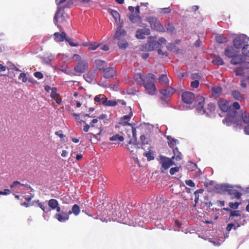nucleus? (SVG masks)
<instances>
[{"mask_svg":"<svg viewBox=\"0 0 249 249\" xmlns=\"http://www.w3.org/2000/svg\"><path fill=\"white\" fill-rule=\"evenodd\" d=\"M240 106L238 103L234 102L232 106H230L226 118L223 120V123L226 125L229 126L233 124L236 129L241 128V121L240 115H238L236 110L239 109Z\"/></svg>","mask_w":249,"mask_h":249,"instance_id":"f257e3e1","label":"nucleus"},{"mask_svg":"<svg viewBox=\"0 0 249 249\" xmlns=\"http://www.w3.org/2000/svg\"><path fill=\"white\" fill-rule=\"evenodd\" d=\"M66 1V0H55L56 4L59 5V6L57 8V10L54 17L53 20L55 25L60 29H61V27L58 24V22L59 20L61 23H63L66 20L67 18V15L65 13H61V11L65 8L69 7L73 3L71 0H68L67 1L66 4L64 6H61L60 5Z\"/></svg>","mask_w":249,"mask_h":249,"instance_id":"f03ea898","label":"nucleus"},{"mask_svg":"<svg viewBox=\"0 0 249 249\" xmlns=\"http://www.w3.org/2000/svg\"><path fill=\"white\" fill-rule=\"evenodd\" d=\"M198 100L199 102L196 106L197 110L201 114H205L208 116L211 115L215 110L214 105L213 103H209L208 104L207 108L204 109V98L202 96H200Z\"/></svg>","mask_w":249,"mask_h":249,"instance_id":"7ed1b4c3","label":"nucleus"},{"mask_svg":"<svg viewBox=\"0 0 249 249\" xmlns=\"http://www.w3.org/2000/svg\"><path fill=\"white\" fill-rule=\"evenodd\" d=\"M155 79L154 75L148 73L145 78V80L142 83L146 93L150 95L154 94L156 88L154 82Z\"/></svg>","mask_w":249,"mask_h":249,"instance_id":"20e7f679","label":"nucleus"},{"mask_svg":"<svg viewBox=\"0 0 249 249\" xmlns=\"http://www.w3.org/2000/svg\"><path fill=\"white\" fill-rule=\"evenodd\" d=\"M146 20L150 23L152 29L160 32H165V30L163 26L156 18L150 17L146 18Z\"/></svg>","mask_w":249,"mask_h":249,"instance_id":"39448f33","label":"nucleus"},{"mask_svg":"<svg viewBox=\"0 0 249 249\" xmlns=\"http://www.w3.org/2000/svg\"><path fill=\"white\" fill-rule=\"evenodd\" d=\"M249 41V37L244 34H242L236 37L233 41L234 47L236 49H240Z\"/></svg>","mask_w":249,"mask_h":249,"instance_id":"423d86ee","label":"nucleus"},{"mask_svg":"<svg viewBox=\"0 0 249 249\" xmlns=\"http://www.w3.org/2000/svg\"><path fill=\"white\" fill-rule=\"evenodd\" d=\"M160 163L164 170H167L172 165L176 164L172 159L161 156L160 157Z\"/></svg>","mask_w":249,"mask_h":249,"instance_id":"0eeeda50","label":"nucleus"},{"mask_svg":"<svg viewBox=\"0 0 249 249\" xmlns=\"http://www.w3.org/2000/svg\"><path fill=\"white\" fill-rule=\"evenodd\" d=\"M222 187L228 192L229 195L231 196V199H233L234 198L239 199L242 196L241 193H239L236 190L232 189L231 187L228 185H223Z\"/></svg>","mask_w":249,"mask_h":249,"instance_id":"6e6552de","label":"nucleus"},{"mask_svg":"<svg viewBox=\"0 0 249 249\" xmlns=\"http://www.w3.org/2000/svg\"><path fill=\"white\" fill-rule=\"evenodd\" d=\"M88 62L85 60H82L77 63L74 67V70L78 73H84L88 69Z\"/></svg>","mask_w":249,"mask_h":249,"instance_id":"1a4fd4ad","label":"nucleus"},{"mask_svg":"<svg viewBox=\"0 0 249 249\" xmlns=\"http://www.w3.org/2000/svg\"><path fill=\"white\" fill-rule=\"evenodd\" d=\"M142 47L144 48V49L147 51H152L159 47V42L153 38H151L148 43L143 46Z\"/></svg>","mask_w":249,"mask_h":249,"instance_id":"9d476101","label":"nucleus"},{"mask_svg":"<svg viewBox=\"0 0 249 249\" xmlns=\"http://www.w3.org/2000/svg\"><path fill=\"white\" fill-rule=\"evenodd\" d=\"M195 98V94L191 92L186 91L183 92L182 94V101L186 104H192Z\"/></svg>","mask_w":249,"mask_h":249,"instance_id":"9b49d317","label":"nucleus"},{"mask_svg":"<svg viewBox=\"0 0 249 249\" xmlns=\"http://www.w3.org/2000/svg\"><path fill=\"white\" fill-rule=\"evenodd\" d=\"M24 186L29 187L28 184H24L20 183L19 181H15L10 185V188L13 189V191L17 193H20Z\"/></svg>","mask_w":249,"mask_h":249,"instance_id":"f8f14e48","label":"nucleus"},{"mask_svg":"<svg viewBox=\"0 0 249 249\" xmlns=\"http://www.w3.org/2000/svg\"><path fill=\"white\" fill-rule=\"evenodd\" d=\"M103 76L105 78H111L116 74V71L113 67H107L104 69Z\"/></svg>","mask_w":249,"mask_h":249,"instance_id":"ddd939ff","label":"nucleus"},{"mask_svg":"<svg viewBox=\"0 0 249 249\" xmlns=\"http://www.w3.org/2000/svg\"><path fill=\"white\" fill-rule=\"evenodd\" d=\"M150 33V31L149 29H139L137 31L136 36L138 39H144L145 36L149 35Z\"/></svg>","mask_w":249,"mask_h":249,"instance_id":"4468645a","label":"nucleus"},{"mask_svg":"<svg viewBox=\"0 0 249 249\" xmlns=\"http://www.w3.org/2000/svg\"><path fill=\"white\" fill-rule=\"evenodd\" d=\"M69 212H62L59 213H57L54 215V217L59 222H64L69 218Z\"/></svg>","mask_w":249,"mask_h":249,"instance_id":"2eb2a0df","label":"nucleus"},{"mask_svg":"<svg viewBox=\"0 0 249 249\" xmlns=\"http://www.w3.org/2000/svg\"><path fill=\"white\" fill-rule=\"evenodd\" d=\"M123 23H121L117 28L115 35L114 38L117 39H121L122 37H124L125 35L126 32L122 29Z\"/></svg>","mask_w":249,"mask_h":249,"instance_id":"dca6fc26","label":"nucleus"},{"mask_svg":"<svg viewBox=\"0 0 249 249\" xmlns=\"http://www.w3.org/2000/svg\"><path fill=\"white\" fill-rule=\"evenodd\" d=\"M237 52L232 46H228L225 50V54L226 56L231 58L237 53Z\"/></svg>","mask_w":249,"mask_h":249,"instance_id":"f3484780","label":"nucleus"},{"mask_svg":"<svg viewBox=\"0 0 249 249\" xmlns=\"http://www.w3.org/2000/svg\"><path fill=\"white\" fill-rule=\"evenodd\" d=\"M54 39L56 42H62L64 40H66V34L64 32H61V33H59L58 32H56L53 34Z\"/></svg>","mask_w":249,"mask_h":249,"instance_id":"a211bd4d","label":"nucleus"},{"mask_svg":"<svg viewBox=\"0 0 249 249\" xmlns=\"http://www.w3.org/2000/svg\"><path fill=\"white\" fill-rule=\"evenodd\" d=\"M56 91L57 89L56 88H52L51 96L58 105H60L61 103V99L59 98V94L57 93Z\"/></svg>","mask_w":249,"mask_h":249,"instance_id":"6ab92c4d","label":"nucleus"},{"mask_svg":"<svg viewBox=\"0 0 249 249\" xmlns=\"http://www.w3.org/2000/svg\"><path fill=\"white\" fill-rule=\"evenodd\" d=\"M218 106L220 109L223 112H226L229 110V107L228 102L224 99H220L218 102Z\"/></svg>","mask_w":249,"mask_h":249,"instance_id":"aec40b11","label":"nucleus"},{"mask_svg":"<svg viewBox=\"0 0 249 249\" xmlns=\"http://www.w3.org/2000/svg\"><path fill=\"white\" fill-rule=\"evenodd\" d=\"M108 13L110 14V15H112V16L113 17V18L115 19V22L119 24H121V20H120V16L119 13L115 10H114L111 9H109L108 10Z\"/></svg>","mask_w":249,"mask_h":249,"instance_id":"412c9836","label":"nucleus"},{"mask_svg":"<svg viewBox=\"0 0 249 249\" xmlns=\"http://www.w3.org/2000/svg\"><path fill=\"white\" fill-rule=\"evenodd\" d=\"M97 75V71L95 70L89 71L86 75H85V78L87 81L91 82L94 79H95V78L96 77Z\"/></svg>","mask_w":249,"mask_h":249,"instance_id":"4be33fe9","label":"nucleus"},{"mask_svg":"<svg viewBox=\"0 0 249 249\" xmlns=\"http://www.w3.org/2000/svg\"><path fill=\"white\" fill-rule=\"evenodd\" d=\"M175 92V89L171 87L166 89H162L160 91L161 94L165 97H169L172 95Z\"/></svg>","mask_w":249,"mask_h":249,"instance_id":"5701e85b","label":"nucleus"},{"mask_svg":"<svg viewBox=\"0 0 249 249\" xmlns=\"http://www.w3.org/2000/svg\"><path fill=\"white\" fill-rule=\"evenodd\" d=\"M94 63L98 69L102 70L103 71L107 66L105 61L99 59L95 60Z\"/></svg>","mask_w":249,"mask_h":249,"instance_id":"b1692460","label":"nucleus"},{"mask_svg":"<svg viewBox=\"0 0 249 249\" xmlns=\"http://www.w3.org/2000/svg\"><path fill=\"white\" fill-rule=\"evenodd\" d=\"M84 46L89 47V50L94 51L97 49L99 47L100 44L96 42H86L83 44Z\"/></svg>","mask_w":249,"mask_h":249,"instance_id":"393cba45","label":"nucleus"},{"mask_svg":"<svg viewBox=\"0 0 249 249\" xmlns=\"http://www.w3.org/2000/svg\"><path fill=\"white\" fill-rule=\"evenodd\" d=\"M159 81L163 86H167L169 84V79L166 74H162L159 76Z\"/></svg>","mask_w":249,"mask_h":249,"instance_id":"a878e982","label":"nucleus"},{"mask_svg":"<svg viewBox=\"0 0 249 249\" xmlns=\"http://www.w3.org/2000/svg\"><path fill=\"white\" fill-rule=\"evenodd\" d=\"M130 20L133 23H137L141 20V18L138 14L132 13L129 17Z\"/></svg>","mask_w":249,"mask_h":249,"instance_id":"bb28decb","label":"nucleus"},{"mask_svg":"<svg viewBox=\"0 0 249 249\" xmlns=\"http://www.w3.org/2000/svg\"><path fill=\"white\" fill-rule=\"evenodd\" d=\"M231 60V63L233 65H236L243 62V57L241 55H234Z\"/></svg>","mask_w":249,"mask_h":249,"instance_id":"cd10ccee","label":"nucleus"},{"mask_svg":"<svg viewBox=\"0 0 249 249\" xmlns=\"http://www.w3.org/2000/svg\"><path fill=\"white\" fill-rule=\"evenodd\" d=\"M215 40L219 43H224L228 41V39L223 35H218L215 36Z\"/></svg>","mask_w":249,"mask_h":249,"instance_id":"c85d7f7f","label":"nucleus"},{"mask_svg":"<svg viewBox=\"0 0 249 249\" xmlns=\"http://www.w3.org/2000/svg\"><path fill=\"white\" fill-rule=\"evenodd\" d=\"M239 120L241 121V129L243 128L242 122H244V124H248L249 123V113H243L242 114V116H240V119H238Z\"/></svg>","mask_w":249,"mask_h":249,"instance_id":"c756f323","label":"nucleus"},{"mask_svg":"<svg viewBox=\"0 0 249 249\" xmlns=\"http://www.w3.org/2000/svg\"><path fill=\"white\" fill-rule=\"evenodd\" d=\"M129 108L130 109V112H129V113L128 115H124L122 117V121L123 124H127L128 125H130V124L129 123H127V121L128 120H129L131 118V117L132 116L133 113H132V112L131 111V107H129Z\"/></svg>","mask_w":249,"mask_h":249,"instance_id":"7c9ffc66","label":"nucleus"},{"mask_svg":"<svg viewBox=\"0 0 249 249\" xmlns=\"http://www.w3.org/2000/svg\"><path fill=\"white\" fill-rule=\"evenodd\" d=\"M103 105L105 106L114 107L117 105V103L116 101L113 100H108L106 97H105Z\"/></svg>","mask_w":249,"mask_h":249,"instance_id":"2f4dec72","label":"nucleus"},{"mask_svg":"<svg viewBox=\"0 0 249 249\" xmlns=\"http://www.w3.org/2000/svg\"><path fill=\"white\" fill-rule=\"evenodd\" d=\"M80 211V209L79 206L77 204H74L71 209V211H69V214L71 213H73L75 215H77L79 214Z\"/></svg>","mask_w":249,"mask_h":249,"instance_id":"473e14b6","label":"nucleus"},{"mask_svg":"<svg viewBox=\"0 0 249 249\" xmlns=\"http://www.w3.org/2000/svg\"><path fill=\"white\" fill-rule=\"evenodd\" d=\"M213 95L214 97H218L221 92L222 89L220 87H214L212 89Z\"/></svg>","mask_w":249,"mask_h":249,"instance_id":"72a5a7b5","label":"nucleus"},{"mask_svg":"<svg viewBox=\"0 0 249 249\" xmlns=\"http://www.w3.org/2000/svg\"><path fill=\"white\" fill-rule=\"evenodd\" d=\"M148 149L149 151L148 152H144L143 156L147 158L148 160L150 161L154 160V157L153 152L151 150V147H149Z\"/></svg>","mask_w":249,"mask_h":249,"instance_id":"f704fd0d","label":"nucleus"},{"mask_svg":"<svg viewBox=\"0 0 249 249\" xmlns=\"http://www.w3.org/2000/svg\"><path fill=\"white\" fill-rule=\"evenodd\" d=\"M213 63L216 65H222L224 61L219 56H216L213 60Z\"/></svg>","mask_w":249,"mask_h":249,"instance_id":"c9c22d12","label":"nucleus"},{"mask_svg":"<svg viewBox=\"0 0 249 249\" xmlns=\"http://www.w3.org/2000/svg\"><path fill=\"white\" fill-rule=\"evenodd\" d=\"M48 205L50 207L54 210L58 205V202L56 199H51L49 201Z\"/></svg>","mask_w":249,"mask_h":249,"instance_id":"e433bc0d","label":"nucleus"},{"mask_svg":"<svg viewBox=\"0 0 249 249\" xmlns=\"http://www.w3.org/2000/svg\"><path fill=\"white\" fill-rule=\"evenodd\" d=\"M231 211V214L229 216V220H233V217H240V213L239 211Z\"/></svg>","mask_w":249,"mask_h":249,"instance_id":"4c0bfd02","label":"nucleus"},{"mask_svg":"<svg viewBox=\"0 0 249 249\" xmlns=\"http://www.w3.org/2000/svg\"><path fill=\"white\" fill-rule=\"evenodd\" d=\"M134 79L138 84H141L143 82V81L145 80V78H144L142 75L141 74H136L135 75Z\"/></svg>","mask_w":249,"mask_h":249,"instance_id":"58836bf2","label":"nucleus"},{"mask_svg":"<svg viewBox=\"0 0 249 249\" xmlns=\"http://www.w3.org/2000/svg\"><path fill=\"white\" fill-rule=\"evenodd\" d=\"M232 97L237 100H240L242 99L243 97L240 92L237 90H233L232 92Z\"/></svg>","mask_w":249,"mask_h":249,"instance_id":"ea45409f","label":"nucleus"},{"mask_svg":"<svg viewBox=\"0 0 249 249\" xmlns=\"http://www.w3.org/2000/svg\"><path fill=\"white\" fill-rule=\"evenodd\" d=\"M124 140V137L122 136H120L118 134L113 135L109 138V140L111 141H119L120 142H123Z\"/></svg>","mask_w":249,"mask_h":249,"instance_id":"a19ab883","label":"nucleus"},{"mask_svg":"<svg viewBox=\"0 0 249 249\" xmlns=\"http://www.w3.org/2000/svg\"><path fill=\"white\" fill-rule=\"evenodd\" d=\"M167 139L168 140V142L169 146L173 148L176 145L178 141L170 136H167Z\"/></svg>","mask_w":249,"mask_h":249,"instance_id":"79ce46f5","label":"nucleus"},{"mask_svg":"<svg viewBox=\"0 0 249 249\" xmlns=\"http://www.w3.org/2000/svg\"><path fill=\"white\" fill-rule=\"evenodd\" d=\"M119 41L118 42V46L120 48L125 49L127 46L128 44L125 40L119 39Z\"/></svg>","mask_w":249,"mask_h":249,"instance_id":"37998d69","label":"nucleus"},{"mask_svg":"<svg viewBox=\"0 0 249 249\" xmlns=\"http://www.w3.org/2000/svg\"><path fill=\"white\" fill-rule=\"evenodd\" d=\"M140 140H141V143H142V146L144 145V144H148V142H149V141H148V139L147 137H146L145 135H141V137H140ZM142 149H144L143 146H142Z\"/></svg>","mask_w":249,"mask_h":249,"instance_id":"c03bdc74","label":"nucleus"},{"mask_svg":"<svg viewBox=\"0 0 249 249\" xmlns=\"http://www.w3.org/2000/svg\"><path fill=\"white\" fill-rule=\"evenodd\" d=\"M157 10L160 14H161L169 13L171 11L170 7L159 8Z\"/></svg>","mask_w":249,"mask_h":249,"instance_id":"a18cd8bd","label":"nucleus"},{"mask_svg":"<svg viewBox=\"0 0 249 249\" xmlns=\"http://www.w3.org/2000/svg\"><path fill=\"white\" fill-rule=\"evenodd\" d=\"M242 53L245 56L249 57V45L247 44L244 46Z\"/></svg>","mask_w":249,"mask_h":249,"instance_id":"49530a36","label":"nucleus"},{"mask_svg":"<svg viewBox=\"0 0 249 249\" xmlns=\"http://www.w3.org/2000/svg\"><path fill=\"white\" fill-rule=\"evenodd\" d=\"M105 96L103 94H100L97 96H96L94 98V101L95 102L99 103L101 102L102 103H103V100L105 98Z\"/></svg>","mask_w":249,"mask_h":249,"instance_id":"de8ad7c7","label":"nucleus"},{"mask_svg":"<svg viewBox=\"0 0 249 249\" xmlns=\"http://www.w3.org/2000/svg\"><path fill=\"white\" fill-rule=\"evenodd\" d=\"M127 149L130 151L131 153L134 152V154L137 152V150L138 149L137 145L135 144H134L133 145L129 147L128 145L126 147Z\"/></svg>","mask_w":249,"mask_h":249,"instance_id":"09e8293b","label":"nucleus"},{"mask_svg":"<svg viewBox=\"0 0 249 249\" xmlns=\"http://www.w3.org/2000/svg\"><path fill=\"white\" fill-rule=\"evenodd\" d=\"M18 79H21L23 83H25L28 81V78L27 77L25 73H21L19 74Z\"/></svg>","mask_w":249,"mask_h":249,"instance_id":"8fccbe9b","label":"nucleus"},{"mask_svg":"<svg viewBox=\"0 0 249 249\" xmlns=\"http://www.w3.org/2000/svg\"><path fill=\"white\" fill-rule=\"evenodd\" d=\"M241 204L240 203L238 202H230L229 204L230 208L234 209H236L238 208V206Z\"/></svg>","mask_w":249,"mask_h":249,"instance_id":"3c124183","label":"nucleus"},{"mask_svg":"<svg viewBox=\"0 0 249 249\" xmlns=\"http://www.w3.org/2000/svg\"><path fill=\"white\" fill-rule=\"evenodd\" d=\"M72 60L75 62H80L82 61L81 57L77 54H75L73 55L72 57Z\"/></svg>","mask_w":249,"mask_h":249,"instance_id":"603ef678","label":"nucleus"},{"mask_svg":"<svg viewBox=\"0 0 249 249\" xmlns=\"http://www.w3.org/2000/svg\"><path fill=\"white\" fill-rule=\"evenodd\" d=\"M179 168L180 166L171 168L170 170V174L172 175H174L176 173L179 171Z\"/></svg>","mask_w":249,"mask_h":249,"instance_id":"864d4df0","label":"nucleus"},{"mask_svg":"<svg viewBox=\"0 0 249 249\" xmlns=\"http://www.w3.org/2000/svg\"><path fill=\"white\" fill-rule=\"evenodd\" d=\"M235 72L236 75H242L244 73L243 70L241 67L236 68Z\"/></svg>","mask_w":249,"mask_h":249,"instance_id":"5fc2aeb1","label":"nucleus"},{"mask_svg":"<svg viewBox=\"0 0 249 249\" xmlns=\"http://www.w3.org/2000/svg\"><path fill=\"white\" fill-rule=\"evenodd\" d=\"M167 48L168 49V50H169L170 51L175 52L176 51V46L172 43L168 44L167 45Z\"/></svg>","mask_w":249,"mask_h":249,"instance_id":"6e6d98bb","label":"nucleus"},{"mask_svg":"<svg viewBox=\"0 0 249 249\" xmlns=\"http://www.w3.org/2000/svg\"><path fill=\"white\" fill-rule=\"evenodd\" d=\"M199 84V82L198 80H195L191 83V86L194 88H197Z\"/></svg>","mask_w":249,"mask_h":249,"instance_id":"4d7b16f0","label":"nucleus"},{"mask_svg":"<svg viewBox=\"0 0 249 249\" xmlns=\"http://www.w3.org/2000/svg\"><path fill=\"white\" fill-rule=\"evenodd\" d=\"M167 32L172 33L174 30V27L172 24L168 23L166 27Z\"/></svg>","mask_w":249,"mask_h":249,"instance_id":"13d9d810","label":"nucleus"},{"mask_svg":"<svg viewBox=\"0 0 249 249\" xmlns=\"http://www.w3.org/2000/svg\"><path fill=\"white\" fill-rule=\"evenodd\" d=\"M34 75L38 79H42L43 77V74L38 71L35 72Z\"/></svg>","mask_w":249,"mask_h":249,"instance_id":"bf43d9fd","label":"nucleus"},{"mask_svg":"<svg viewBox=\"0 0 249 249\" xmlns=\"http://www.w3.org/2000/svg\"><path fill=\"white\" fill-rule=\"evenodd\" d=\"M185 183L188 186H189L190 187H193L195 186V184L194 183V182L192 180H190V179L186 180L185 181Z\"/></svg>","mask_w":249,"mask_h":249,"instance_id":"052dcab7","label":"nucleus"},{"mask_svg":"<svg viewBox=\"0 0 249 249\" xmlns=\"http://www.w3.org/2000/svg\"><path fill=\"white\" fill-rule=\"evenodd\" d=\"M67 42H68L69 44L71 46H74V47H77L78 46V44L77 43H73L71 40L68 38H66V40H65Z\"/></svg>","mask_w":249,"mask_h":249,"instance_id":"680f3d73","label":"nucleus"},{"mask_svg":"<svg viewBox=\"0 0 249 249\" xmlns=\"http://www.w3.org/2000/svg\"><path fill=\"white\" fill-rule=\"evenodd\" d=\"M11 193V191L9 189H5L3 191H0V195H7Z\"/></svg>","mask_w":249,"mask_h":249,"instance_id":"e2e57ef3","label":"nucleus"},{"mask_svg":"<svg viewBox=\"0 0 249 249\" xmlns=\"http://www.w3.org/2000/svg\"><path fill=\"white\" fill-rule=\"evenodd\" d=\"M98 122V120L97 119H94L92 120V121L90 123V127H93L95 126V124H97Z\"/></svg>","mask_w":249,"mask_h":249,"instance_id":"0e129e2a","label":"nucleus"},{"mask_svg":"<svg viewBox=\"0 0 249 249\" xmlns=\"http://www.w3.org/2000/svg\"><path fill=\"white\" fill-rule=\"evenodd\" d=\"M180 154L179 153V155H178L176 156L172 157L171 158V159H172V160L173 161H174V160H176L177 161H179L181 159V157H180Z\"/></svg>","mask_w":249,"mask_h":249,"instance_id":"69168bd1","label":"nucleus"},{"mask_svg":"<svg viewBox=\"0 0 249 249\" xmlns=\"http://www.w3.org/2000/svg\"><path fill=\"white\" fill-rule=\"evenodd\" d=\"M233 226H234V224H233V223L228 224V225H227V228H226L227 231H231V229L232 228H233Z\"/></svg>","mask_w":249,"mask_h":249,"instance_id":"338daca9","label":"nucleus"},{"mask_svg":"<svg viewBox=\"0 0 249 249\" xmlns=\"http://www.w3.org/2000/svg\"><path fill=\"white\" fill-rule=\"evenodd\" d=\"M244 131L246 135H249V124L245 127Z\"/></svg>","mask_w":249,"mask_h":249,"instance_id":"774afa93","label":"nucleus"}]
</instances>
